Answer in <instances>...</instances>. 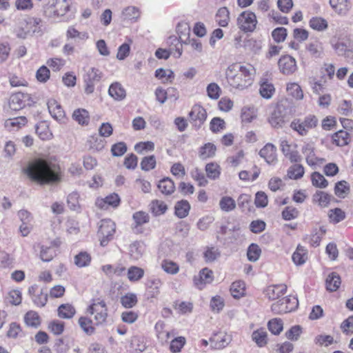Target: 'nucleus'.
<instances>
[{"instance_id":"79ce46f5","label":"nucleus","mask_w":353,"mask_h":353,"mask_svg":"<svg viewBox=\"0 0 353 353\" xmlns=\"http://www.w3.org/2000/svg\"><path fill=\"white\" fill-rule=\"evenodd\" d=\"M309 25L313 30L320 32L325 30L328 27L327 21L323 18L318 17H312L310 20Z\"/></svg>"},{"instance_id":"0e129e2a","label":"nucleus","mask_w":353,"mask_h":353,"mask_svg":"<svg viewBox=\"0 0 353 353\" xmlns=\"http://www.w3.org/2000/svg\"><path fill=\"white\" fill-rule=\"evenodd\" d=\"M66 36L68 39H79V40H85L88 38V34L87 32H79L74 27L70 26L68 28Z\"/></svg>"},{"instance_id":"9b49d317","label":"nucleus","mask_w":353,"mask_h":353,"mask_svg":"<svg viewBox=\"0 0 353 353\" xmlns=\"http://www.w3.org/2000/svg\"><path fill=\"white\" fill-rule=\"evenodd\" d=\"M281 150L283 155L292 163L301 161V157L297 150L296 144H290L287 140H282L280 143Z\"/></svg>"},{"instance_id":"a18cd8bd","label":"nucleus","mask_w":353,"mask_h":353,"mask_svg":"<svg viewBox=\"0 0 353 353\" xmlns=\"http://www.w3.org/2000/svg\"><path fill=\"white\" fill-rule=\"evenodd\" d=\"M287 91L290 95L296 100H301L303 98V92L301 86L296 83H290L287 85Z\"/></svg>"},{"instance_id":"dca6fc26","label":"nucleus","mask_w":353,"mask_h":353,"mask_svg":"<svg viewBox=\"0 0 353 353\" xmlns=\"http://www.w3.org/2000/svg\"><path fill=\"white\" fill-rule=\"evenodd\" d=\"M210 341L213 348L222 349L230 343L231 336L225 332H219L214 334Z\"/></svg>"},{"instance_id":"f3484780","label":"nucleus","mask_w":353,"mask_h":353,"mask_svg":"<svg viewBox=\"0 0 353 353\" xmlns=\"http://www.w3.org/2000/svg\"><path fill=\"white\" fill-rule=\"evenodd\" d=\"M259 155L268 164H274L277 161L276 148L272 143H267L261 148Z\"/></svg>"},{"instance_id":"3c124183","label":"nucleus","mask_w":353,"mask_h":353,"mask_svg":"<svg viewBox=\"0 0 353 353\" xmlns=\"http://www.w3.org/2000/svg\"><path fill=\"white\" fill-rule=\"evenodd\" d=\"M328 216L330 222L337 223L345 219V213L340 208H334L329 210Z\"/></svg>"},{"instance_id":"6e6d98bb","label":"nucleus","mask_w":353,"mask_h":353,"mask_svg":"<svg viewBox=\"0 0 353 353\" xmlns=\"http://www.w3.org/2000/svg\"><path fill=\"white\" fill-rule=\"evenodd\" d=\"M91 257L87 252H80L74 257V263L79 268H83L89 265Z\"/></svg>"},{"instance_id":"473e14b6","label":"nucleus","mask_w":353,"mask_h":353,"mask_svg":"<svg viewBox=\"0 0 353 353\" xmlns=\"http://www.w3.org/2000/svg\"><path fill=\"white\" fill-rule=\"evenodd\" d=\"M58 316L62 319H71L72 318L75 313V308L70 304L65 303L62 304L58 307Z\"/></svg>"},{"instance_id":"6ab92c4d","label":"nucleus","mask_w":353,"mask_h":353,"mask_svg":"<svg viewBox=\"0 0 353 353\" xmlns=\"http://www.w3.org/2000/svg\"><path fill=\"white\" fill-rule=\"evenodd\" d=\"M28 293L31 296L32 300L35 305L39 307H43L48 301L46 293H43L41 290H38L36 285L30 286L28 289Z\"/></svg>"},{"instance_id":"603ef678","label":"nucleus","mask_w":353,"mask_h":353,"mask_svg":"<svg viewBox=\"0 0 353 353\" xmlns=\"http://www.w3.org/2000/svg\"><path fill=\"white\" fill-rule=\"evenodd\" d=\"M208 97L212 99L216 100L219 98L221 94V89L220 86L216 83H210L206 88Z\"/></svg>"},{"instance_id":"69168bd1","label":"nucleus","mask_w":353,"mask_h":353,"mask_svg":"<svg viewBox=\"0 0 353 353\" xmlns=\"http://www.w3.org/2000/svg\"><path fill=\"white\" fill-rule=\"evenodd\" d=\"M307 50L313 57H319L323 52V46L321 43L314 41L307 45Z\"/></svg>"},{"instance_id":"20e7f679","label":"nucleus","mask_w":353,"mask_h":353,"mask_svg":"<svg viewBox=\"0 0 353 353\" xmlns=\"http://www.w3.org/2000/svg\"><path fill=\"white\" fill-rule=\"evenodd\" d=\"M70 3L68 0H48L44 7V14L52 18L65 15L69 10Z\"/></svg>"},{"instance_id":"8fccbe9b","label":"nucleus","mask_w":353,"mask_h":353,"mask_svg":"<svg viewBox=\"0 0 353 353\" xmlns=\"http://www.w3.org/2000/svg\"><path fill=\"white\" fill-rule=\"evenodd\" d=\"M56 256V250L52 246H44L41 248L40 257L43 261H50Z\"/></svg>"},{"instance_id":"052dcab7","label":"nucleus","mask_w":353,"mask_h":353,"mask_svg":"<svg viewBox=\"0 0 353 353\" xmlns=\"http://www.w3.org/2000/svg\"><path fill=\"white\" fill-rule=\"evenodd\" d=\"M261 250L258 245L252 243L248 249L247 256L249 261L255 262L261 255Z\"/></svg>"},{"instance_id":"a19ab883","label":"nucleus","mask_w":353,"mask_h":353,"mask_svg":"<svg viewBox=\"0 0 353 353\" xmlns=\"http://www.w3.org/2000/svg\"><path fill=\"white\" fill-rule=\"evenodd\" d=\"M207 176L212 180L217 179L221 174V168L216 163H209L205 165Z\"/></svg>"},{"instance_id":"39448f33","label":"nucleus","mask_w":353,"mask_h":353,"mask_svg":"<svg viewBox=\"0 0 353 353\" xmlns=\"http://www.w3.org/2000/svg\"><path fill=\"white\" fill-rule=\"evenodd\" d=\"M298 305L299 301L295 296H288L274 303L271 310L275 314L288 313L294 310Z\"/></svg>"},{"instance_id":"bf43d9fd","label":"nucleus","mask_w":353,"mask_h":353,"mask_svg":"<svg viewBox=\"0 0 353 353\" xmlns=\"http://www.w3.org/2000/svg\"><path fill=\"white\" fill-rule=\"evenodd\" d=\"M349 191L350 188L346 181H342L336 183L334 192L337 196L340 198H345L349 193Z\"/></svg>"},{"instance_id":"de8ad7c7","label":"nucleus","mask_w":353,"mask_h":353,"mask_svg":"<svg viewBox=\"0 0 353 353\" xmlns=\"http://www.w3.org/2000/svg\"><path fill=\"white\" fill-rule=\"evenodd\" d=\"M325 233V230L323 227L315 228L310 236V243L311 245L313 247L319 246L321 241V238Z\"/></svg>"},{"instance_id":"ea45409f","label":"nucleus","mask_w":353,"mask_h":353,"mask_svg":"<svg viewBox=\"0 0 353 353\" xmlns=\"http://www.w3.org/2000/svg\"><path fill=\"white\" fill-rule=\"evenodd\" d=\"M79 325L81 328L88 334H92L94 332V321L87 316H81L79 319Z\"/></svg>"},{"instance_id":"e433bc0d","label":"nucleus","mask_w":353,"mask_h":353,"mask_svg":"<svg viewBox=\"0 0 353 353\" xmlns=\"http://www.w3.org/2000/svg\"><path fill=\"white\" fill-rule=\"evenodd\" d=\"M245 291V284L242 281H237L232 283L230 287V292L232 296L235 299L242 297Z\"/></svg>"},{"instance_id":"0eeeda50","label":"nucleus","mask_w":353,"mask_h":353,"mask_svg":"<svg viewBox=\"0 0 353 353\" xmlns=\"http://www.w3.org/2000/svg\"><path fill=\"white\" fill-rule=\"evenodd\" d=\"M115 223L110 219H103L100 221L98 235L101 245L105 246L115 232Z\"/></svg>"},{"instance_id":"f03ea898","label":"nucleus","mask_w":353,"mask_h":353,"mask_svg":"<svg viewBox=\"0 0 353 353\" xmlns=\"http://www.w3.org/2000/svg\"><path fill=\"white\" fill-rule=\"evenodd\" d=\"M26 172L30 179L40 183L54 182L59 179L56 165L42 159L31 162Z\"/></svg>"},{"instance_id":"4be33fe9","label":"nucleus","mask_w":353,"mask_h":353,"mask_svg":"<svg viewBox=\"0 0 353 353\" xmlns=\"http://www.w3.org/2000/svg\"><path fill=\"white\" fill-rule=\"evenodd\" d=\"M47 105L49 112L53 118L60 120L64 117V111L55 99H49Z\"/></svg>"},{"instance_id":"c756f323","label":"nucleus","mask_w":353,"mask_h":353,"mask_svg":"<svg viewBox=\"0 0 353 353\" xmlns=\"http://www.w3.org/2000/svg\"><path fill=\"white\" fill-rule=\"evenodd\" d=\"M305 173V169L301 164H294L291 165L287 172V176L290 179L298 180L303 177Z\"/></svg>"},{"instance_id":"9d476101","label":"nucleus","mask_w":353,"mask_h":353,"mask_svg":"<svg viewBox=\"0 0 353 353\" xmlns=\"http://www.w3.org/2000/svg\"><path fill=\"white\" fill-rule=\"evenodd\" d=\"M288 120V117L283 104H279L270 114L268 121L272 127L281 128Z\"/></svg>"},{"instance_id":"ddd939ff","label":"nucleus","mask_w":353,"mask_h":353,"mask_svg":"<svg viewBox=\"0 0 353 353\" xmlns=\"http://www.w3.org/2000/svg\"><path fill=\"white\" fill-rule=\"evenodd\" d=\"M30 96L27 93L17 92L12 94L10 100V107L13 110H19L29 105Z\"/></svg>"},{"instance_id":"58836bf2","label":"nucleus","mask_w":353,"mask_h":353,"mask_svg":"<svg viewBox=\"0 0 353 353\" xmlns=\"http://www.w3.org/2000/svg\"><path fill=\"white\" fill-rule=\"evenodd\" d=\"M72 117L80 125H87L90 120L89 113L85 109H77L74 110Z\"/></svg>"},{"instance_id":"338daca9","label":"nucleus","mask_w":353,"mask_h":353,"mask_svg":"<svg viewBox=\"0 0 353 353\" xmlns=\"http://www.w3.org/2000/svg\"><path fill=\"white\" fill-rule=\"evenodd\" d=\"M155 76L164 82L172 81V80L174 79V72L171 70L159 68L156 70Z\"/></svg>"},{"instance_id":"a211bd4d","label":"nucleus","mask_w":353,"mask_h":353,"mask_svg":"<svg viewBox=\"0 0 353 353\" xmlns=\"http://www.w3.org/2000/svg\"><path fill=\"white\" fill-rule=\"evenodd\" d=\"M330 4L334 12L342 17L346 16L351 9L349 0H330Z\"/></svg>"},{"instance_id":"7ed1b4c3","label":"nucleus","mask_w":353,"mask_h":353,"mask_svg":"<svg viewBox=\"0 0 353 353\" xmlns=\"http://www.w3.org/2000/svg\"><path fill=\"white\" fill-rule=\"evenodd\" d=\"M88 314L93 316V321L96 325L104 323L108 317V308L104 301L99 299H94L86 310Z\"/></svg>"},{"instance_id":"c85d7f7f","label":"nucleus","mask_w":353,"mask_h":353,"mask_svg":"<svg viewBox=\"0 0 353 353\" xmlns=\"http://www.w3.org/2000/svg\"><path fill=\"white\" fill-rule=\"evenodd\" d=\"M307 259V250L301 246L299 245L296 248V251L292 254L293 262L298 265H303L305 263Z\"/></svg>"},{"instance_id":"5fc2aeb1","label":"nucleus","mask_w":353,"mask_h":353,"mask_svg":"<svg viewBox=\"0 0 353 353\" xmlns=\"http://www.w3.org/2000/svg\"><path fill=\"white\" fill-rule=\"evenodd\" d=\"M161 266L162 269L168 274H176L179 271V266L174 261L170 260H163Z\"/></svg>"},{"instance_id":"423d86ee","label":"nucleus","mask_w":353,"mask_h":353,"mask_svg":"<svg viewBox=\"0 0 353 353\" xmlns=\"http://www.w3.org/2000/svg\"><path fill=\"white\" fill-rule=\"evenodd\" d=\"M317 124V119L312 115L305 117L303 121L300 119H294L290 123V128L297 132L301 136H305L308 131Z\"/></svg>"},{"instance_id":"c03bdc74","label":"nucleus","mask_w":353,"mask_h":353,"mask_svg":"<svg viewBox=\"0 0 353 353\" xmlns=\"http://www.w3.org/2000/svg\"><path fill=\"white\" fill-rule=\"evenodd\" d=\"M167 209V205L162 201L154 200L150 203V210L154 216L163 214Z\"/></svg>"},{"instance_id":"cd10ccee","label":"nucleus","mask_w":353,"mask_h":353,"mask_svg":"<svg viewBox=\"0 0 353 353\" xmlns=\"http://www.w3.org/2000/svg\"><path fill=\"white\" fill-rule=\"evenodd\" d=\"M158 188L165 195H170L175 190V185L173 181L169 178L161 180L158 184Z\"/></svg>"},{"instance_id":"b1692460","label":"nucleus","mask_w":353,"mask_h":353,"mask_svg":"<svg viewBox=\"0 0 353 353\" xmlns=\"http://www.w3.org/2000/svg\"><path fill=\"white\" fill-rule=\"evenodd\" d=\"M108 93L111 97H112L114 100L117 101H121L126 96L125 89L119 83L117 82L112 83L110 85L108 90Z\"/></svg>"},{"instance_id":"864d4df0","label":"nucleus","mask_w":353,"mask_h":353,"mask_svg":"<svg viewBox=\"0 0 353 353\" xmlns=\"http://www.w3.org/2000/svg\"><path fill=\"white\" fill-rule=\"evenodd\" d=\"M191 176L195 180L199 186L205 187L208 185V181L203 172L199 168H195L191 171Z\"/></svg>"},{"instance_id":"2eb2a0df","label":"nucleus","mask_w":353,"mask_h":353,"mask_svg":"<svg viewBox=\"0 0 353 353\" xmlns=\"http://www.w3.org/2000/svg\"><path fill=\"white\" fill-rule=\"evenodd\" d=\"M212 281L213 272L207 268L202 269L193 279L194 285L199 290L203 289L206 284L212 283Z\"/></svg>"},{"instance_id":"aec40b11","label":"nucleus","mask_w":353,"mask_h":353,"mask_svg":"<svg viewBox=\"0 0 353 353\" xmlns=\"http://www.w3.org/2000/svg\"><path fill=\"white\" fill-rule=\"evenodd\" d=\"M27 123V119L25 117H18L8 119L5 121L4 126L8 131H17Z\"/></svg>"},{"instance_id":"1a4fd4ad","label":"nucleus","mask_w":353,"mask_h":353,"mask_svg":"<svg viewBox=\"0 0 353 353\" xmlns=\"http://www.w3.org/2000/svg\"><path fill=\"white\" fill-rule=\"evenodd\" d=\"M301 152L305 157L308 165L315 168L316 165H321L324 159L318 157L315 154V147L313 142L305 143L301 148Z\"/></svg>"},{"instance_id":"680f3d73","label":"nucleus","mask_w":353,"mask_h":353,"mask_svg":"<svg viewBox=\"0 0 353 353\" xmlns=\"http://www.w3.org/2000/svg\"><path fill=\"white\" fill-rule=\"evenodd\" d=\"M259 92L262 97L269 99L274 92V87L272 83L263 82L261 84Z\"/></svg>"},{"instance_id":"393cba45","label":"nucleus","mask_w":353,"mask_h":353,"mask_svg":"<svg viewBox=\"0 0 353 353\" xmlns=\"http://www.w3.org/2000/svg\"><path fill=\"white\" fill-rule=\"evenodd\" d=\"M216 147L212 143H207L201 146L199 151V157L202 160H206L214 157Z\"/></svg>"},{"instance_id":"5701e85b","label":"nucleus","mask_w":353,"mask_h":353,"mask_svg":"<svg viewBox=\"0 0 353 353\" xmlns=\"http://www.w3.org/2000/svg\"><path fill=\"white\" fill-rule=\"evenodd\" d=\"M287 290V286L284 284L274 285L268 287L266 295L270 299H276L283 295Z\"/></svg>"},{"instance_id":"e2e57ef3","label":"nucleus","mask_w":353,"mask_h":353,"mask_svg":"<svg viewBox=\"0 0 353 353\" xmlns=\"http://www.w3.org/2000/svg\"><path fill=\"white\" fill-rule=\"evenodd\" d=\"M252 337L253 341L260 347L263 346L267 343V333L263 330L254 331L252 333Z\"/></svg>"},{"instance_id":"c9c22d12","label":"nucleus","mask_w":353,"mask_h":353,"mask_svg":"<svg viewBox=\"0 0 353 353\" xmlns=\"http://www.w3.org/2000/svg\"><path fill=\"white\" fill-rule=\"evenodd\" d=\"M174 208L175 214L179 218L182 219L188 216L190 209V205L187 201L181 200L176 203Z\"/></svg>"},{"instance_id":"f8f14e48","label":"nucleus","mask_w":353,"mask_h":353,"mask_svg":"<svg viewBox=\"0 0 353 353\" xmlns=\"http://www.w3.org/2000/svg\"><path fill=\"white\" fill-rule=\"evenodd\" d=\"M280 72L285 75L294 73L297 70L296 59L290 55H283L278 61Z\"/></svg>"},{"instance_id":"4c0bfd02","label":"nucleus","mask_w":353,"mask_h":353,"mask_svg":"<svg viewBox=\"0 0 353 353\" xmlns=\"http://www.w3.org/2000/svg\"><path fill=\"white\" fill-rule=\"evenodd\" d=\"M331 200V196L323 191L316 192L313 196V201L322 208L327 207Z\"/></svg>"},{"instance_id":"4468645a","label":"nucleus","mask_w":353,"mask_h":353,"mask_svg":"<svg viewBox=\"0 0 353 353\" xmlns=\"http://www.w3.org/2000/svg\"><path fill=\"white\" fill-rule=\"evenodd\" d=\"M189 117L195 126L200 128L207 119V112L202 106L195 105L192 108Z\"/></svg>"},{"instance_id":"09e8293b","label":"nucleus","mask_w":353,"mask_h":353,"mask_svg":"<svg viewBox=\"0 0 353 353\" xmlns=\"http://www.w3.org/2000/svg\"><path fill=\"white\" fill-rule=\"evenodd\" d=\"M138 299L134 293H127L121 297V303L125 308H132L137 305Z\"/></svg>"},{"instance_id":"49530a36","label":"nucleus","mask_w":353,"mask_h":353,"mask_svg":"<svg viewBox=\"0 0 353 353\" xmlns=\"http://www.w3.org/2000/svg\"><path fill=\"white\" fill-rule=\"evenodd\" d=\"M219 207L223 212H231L236 208L235 201L230 196H223L219 201Z\"/></svg>"},{"instance_id":"774afa93","label":"nucleus","mask_w":353,"mask_h":353,"mask_svg":"<svg viewBox=\"0 0 353 353\" xmlns=\"http://www.w3.org/2000/svg\"><path fill=\"white\" fill-rule=\"evenodd\" d=\"M312 185L321 188H324L327 186L328 182L325 177L319 172H314L312 174Z\"/></svg>"},{"instance_id":"412c9836","label":"nucleus","mask_w":353,"mask_h":353,"mask_svg":"<svg viewBox=\"0 0 353 353\" xmlns=\"http://www.w3.org/2000/svg\"><path fill=\"white\" fill-rule=\"evenodd\" d=\"M41 19L39 18L31 17L26 20V27L28 30V34H42Z\"/></svg>"},{"instance_id":"13d9d810","label":"nucleus","mask_w":353,"mask_h":353,"mask_svg":"<svg viewBox=\"0 0 353 353\" xmlns=\"http://www.w3.org/2000/svg\"><path fill=\"white\" fill-rule=\"evenodd\" d=\"M25 322L28 326L37 327L40 323V318L38 314L33 311H30L25 316Z\"/></svg>"},{"instance_id":"f257e3e1","label":"nucleus","mask_w":353,"mask_h":353,"mask_svg":"<svg viewBox=\"0 0 353 353\" xmlns=\"http://www.w3.org/2000/svg\"><path fill=\"white\" fill-rule=\"evenodd\" d=\"M256 70L251 64L235 63L230 65L225 72L229 84L234 88L243 90L254 81Z\"/></svg>"},{"instance_id":"bb28decb","label":"nucleus","mask_w":353,"mask_h":353,"mask_svg":"<svg viewBox=\"0 0 353 353\" xmlns=\"http://www.w3.org/2000/svg\"><path fill=\"white\" fill-rule=\"evenodd\" d=\"M145 250V246L143 243L141 242H134L130 245L129 254L132 259L138 260L139 259Z\"/></svg>"},{"instance_id":"7c9ffc66","label":"nucleus","mask_w":353,"mask_h":353,"mask_svg":"<svg viewBox=\"0 0 353 353\" xmlns=\"http://www.w3.org/2000/svg\"><path fill=\"white\" fill-rule=\"evenodd\" d=\"M334 143L338 146H345L350 141V134L347 131L339 130L332 136Z\"/></svg>"},{"instance_id":"2f4dec72","label":"nucleus","mask_w":353,"mask_h":353,"mask_svg":"<svg viewBox=\"0 0 353 353\" xmlns=\"http://www.w3.org/2000/svg\"><path fill=\"white\" fill-rule=\"evenodd\" d=\"M216 20L218 24L221 27H226L230 21V12L228 8L222 7L219 8L216 14Z\"/></svg>"},{"instance_id":"72a5a7b5","label":"nucleus","mask_w":353,"mask_h":353,"mask_svg":"<svg viewBox=\"0 0 353 353\" xmlns=\"http://www.w3.org/2000/svg\"><path fill=\"white\" fill-rule=\"evenodd\" d=\"M140 17V11L135 6H128L122 11V17L123 20L136 21Z\"/></svg>"},{"instance_id":"f704fd0d","label":"nucleus","mask_w":353,"mask_h":353,"mask_svg":"<svg viewBox=\"0 0 353 353\" xmlns=\"http://www.w3.org/2000/svg\"><path fill=\"white\" fill-rule=\"evenodd\" d=\"M144 270L137 266H131L127 271V276L130 281L137 282L144 276Z\"/></svg>"},{"instance_id":"6e6552de","label":"nucleus","mask_w":353,"mask_h":353,"mask_svg":"<svg viewBox=\"0 0 353 353\" xmlns=\"http://www.w3.org/2000/svg\"><path fill=\"white\" fill-rule=\"evenodd\" d=\"M257 20L256 14L250 11L241 12L237 18L239 28L244 32H252L256 28Z\"/></svg>"},{"instance_id":"37998d69","label":"nucleus","mask_w":353,"mask_h":353,"mask_svg":"<svg viewBox=\"0 0 353 353\" xmlns=\"http://www.w3.org/2000/svg\"><path fill=\"white\" fill-rule=\"evenodd\" d=\"M256 109L254 107H243L241 110V117L243 122L250 123L256 117Z\"/></svg>"},{"instance_id":"4d7b16f0","label":"nucleus","mask_w":353,"mask_h":353,"mask_svg":"<svg viewBox=\"0 0 353 353\" xmlns=\"http://www.w3.org/2000/svg\"><path fill=\"white\" fill-rule=\"evenodd\" d=\"M132 218L134 222L135 228L149 222L150 220L148 214L143 211L135 212L133 214Z\"/></svg>"},{"instance_id":"a878e982","label":"nucleus","mask_w":353,"mask_h":353,"mask_svg":"<svg viewBox=\"0 0 353 353\" xmlns=\"http://www.w3.org/2000/svg\"><path fill=\"white\" fill-rule=\"evenodd\" d=\"M326 289L330 292H334L338 290L341 285V278L335 272L330 274L325 280Z\"/></svg>"}]
</instances>
